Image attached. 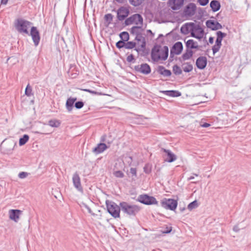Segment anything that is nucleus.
Wrapping results in <instances>:
<instances>
[{"mask_svg":"<svg viewBox=\"0 0 251 251\" xmlns=\"http://www.w3.org/2000/svg\"><path fill=\"white\" fill-rule=\"evenodd\" d=\"M161 92L164 95L171 97H178L181 95L180 92L177 90H165Z\"/></svg>","mask_w":251,"mask_h":251,"instance_id":"nucleus-24","label":"nucleus"},{"mask_svg":"<svg viewBox=\"0 0 251 251\" xmlns=\"http://www.w3.org/2000/svg\"><path fill=\"white\" fill-rule=\"evenodd\" d=\"M161 151L166 153L167 156V157L164 159L165 161L168 163H172L176 160V155L172 152L170 150L162 148Z\"/></svg>","mask_w":251,"mask_h":251,"instance_id":"nucleus-16","label":"nucleus"},{"mask_svg":"<svg viewBox=\"0 0 251 251\" xmlns=\"http://www.w3.org/2000/svg\"><path fill=\"white\" fill-rule=\"evenodd\" d=\"M233 230L235 232H238L239 231V228L238 226H234L233 228Z\"/></svg>","mask_w":251,"mask_h":251,"instance_id":"nucleus-54","label":"nucleus"},{"mask_svg":"<svg viewBox=\"0 0 251 251\" xmlns=\"http://www.w3.org/2000/svg\"><path fill=\"white\" fill-rule=\"evenodd\" d=\"M8 2V0H1V3L6 4Z\"/></svg>","mask_w":251,"mask_h":251,"instance_id":"nucleus-55","label":"nucleus"},{"mask_svg":"<svg viewBox=\"0 0 251 251\" xmlns=\"http://www.w3.org/2000/svg\"><path fill=\"white\" fill-rule=\"evenodd\" d=\"M84 106V102L82 101H78L75 103V107L78 109H81Z\"/></svg>","mask_w":251,"mask_h":251,"instance_id":"nucleus-45","label":"nucleus"},{"mask_svg":"<svg viewBox=\"0 0 251 251\" xmlns=\"http://www.w3.org/2000/svg\"><path fill=\"white\" fill-rule=\"evenodd\" d=\"M113 16L111 13L106 14L104 16L105 24L106 26L110 25L113 20Z\"/></svg>","mask_w":251,"mask_h":251,"instance_id":"nucleus-29","label":"nucleus"},{"mask_svg":"<svg viewBox=\"0 0 251 251\" xmlns=\"http://www.w3.org/2000/svg\"><path fill=\"white\" fill-rule=\"evenodd\" d=\"M76 100V98L71 97L67 99L66 102V108L68 112H70L72 111L74 104Z\"/></svg>","mask_w":251,"mask_h":251,"instance_id":"nucleus-23","label":"nucleus"},{"mask_svg":"<svg viewBox=\"0 0 251 251\" xmlns=\"http://www.w3.org/2000/svg\"><path fill=\"white\" fill-rule=\"evenodd\" d=\"M198 2L201 6H205L209 2V0H198Z\"/></svg>","mask_w":251,"mask_h":251,"instance_id":"nucleus-48","label":"nucleus"},{"mask_svg":"<svg viewBox=\"0 0 251 251\" xmlns=\"http://www.w3.org/2000/svg\"><path fill=\"white\" fill-rule=\"evenodd\" d=\"M194 178V177L193 176H191L189 177L188 179L192 180V179H193Z\"/></svg>","mask_w":251,"mask_h":251,"instance_id":"nucleus-60","label":"nucleus"},{"mask_svg":"<svg viewBox=\"0 0 251 251\" xmlns=\"http://www.w3.org/2000/svg\"><path fill=\"white\" fill-rule=\"evenodd\" d=\"M205 24L207 27L211 30H217L222 28L221 24L214 20H208L206 22Z\"/></svg>","mask_w":251,"mask_h":251,"instance_id":"nucleus-12","label":"nucleus"},{"mask_svg":"<svg viewBox=\"0 0 251 251\" xmlns=\"http://www.w3.org/2000/svg\"><path fill=\"white\" fill-rule=\"evenodd\" d=\"M134 50H135L137 52H139V51H140L141 50H142L143 51V50H142V49L141 48V49H139V48H135Z\"/></svg>","mask_w":251,"mask_h":251,"instance_id":"nucleus-58","label":"nucleus"},{"mask_svg":"<svg viewBox=\"0 0 251 251\" xmlns=\"http://www.w3.org/2000/svg\"><path fill=\"white\" fill-rule=\"evenodd\" d=\"M29 136L27 134H24L22 137H21L19 139V145L20 146H23L29 140Z\"/></svg>","mask_w":251,"mask_h":251,"instance_id":"nucleus-32","label":"nucleus"},{"mask_svg":"<svg viewBox=\"0 0 251 251\" xmlns=\"http://www.w3.org/2000/svg\"><path fill=\"white\" fill-rule=\"evenodd\" d=\"M217 37L215 41V45L212 47V50L213 54L218 52L222 46V41L224 38L226 36V34L222 32L221 31H218L216 33Z\"/></svg>","mask_w":251,"mask_h":251,"instance_id":"nucleus-6","label":"nucleus"},{"mask_svg":"<svg viewBox=\"0 0 251 251\" xmlns=\"http://www.w3.org/2000/svg\"><path fill=\"white\" fill-rule=\"evenodd\" d=\"M101 141H104V139H101Z\"/></svg>","mask_w":251,"mask_h":251,"instance_id":"nucleus-63","label":"nucleus"},{"mask_svg":"<svg viewBox=\"0 0 251 251\" xmlns=\"http://www.w3.org/2000/svg\"><path fill=\"white\" fill-rule=\"evenodd\" d=\"M117 2L119 3H123L124 2L125 0H115Z\"/></svg>","mask_w":251,"mask_h":251,"instance_id":"nucleus-57","label":"nucleus"},{"mask_svg":"<svg viewBox=\"0 0 251 251\" xmlns=\"http://www.w3.org/2000/svg\"><path fill=\"white\" fill-rule=\"evenodd\" d=\"M48 125L52 127H58L61 125V122L59 120L54 119L50 120L49 121Z\"/></svg>","mask_w":251,"mask_h":251,"instance_id":"nucleus-31","label":"nucleus"},{"mask_svg":"<svg viewBox=\"0 0 251 251\" xmlns=\"http://www.w3.org/2000/svg\"><path fill=\"white\" fill-rule=\"evenodd\" d=\"M172 230V227L171 226H166L164 227V229L161 230V232L163 234H168L170 233Z\"/></svg>","mask_w":251,"mask_h":251,"instance_id":"nucleus-42","label":"nucleus"},{"mask_svg":"<svg viewBox=\"0 0 251 251\" xmlns=\"http://www.w3.org/2000/svg\"><path fill=\"white\" fill-rule=\"evenodd\" d=\"M134 69L136 72L145 75H149L151 72V68L147 63H143L140 65L135 66Z\"/></svg>","mask_w":251,"mask_h":251,"instance_id":"nucleus-10","label":"nucleus"},{"mask_svg":"<svg viewBox=\"0 0 251 251\" xmlns=\"http://www.w3.org/2000/svg\"><path fill=\"white\" fill-rule=\"evenodd\" d=\"M83 205L84 206V207L87 209L88 210V212H89V213H90V214H91L92 215H93L94 216L95 215V214L92 211L91 208H90V207L87 205L85 203H83Z\"/></svg>","mask_w":251,"mask_h":251,"instance_id":"nucleus-50","label":"nucleus"},{"mask_svg":"<svg viewBox=\"0 0 251 251\" xmlns=\"http://www.w3.org/2000/svg\"><path fill=\"white\" fill-rule=\"evenodd\" d=\"M106 206L108 212L114 218H119L121 207L113 201H106Z\"/></svg>","mask_w":251,"mask_h":251,"instance_id":"nucleus-4","label":"nucleus"},{"mask_svg":"<svg viewBox=\"0 0 251 251\" xmlns=\"http://www.w3.org/2000/svg\"><path fill=\"white\" fill-rule=\"evenodd\" d=\"M29 175V173L25 172H21L19 173L18 177L21 179H24L26 177Z\"/></svg>","mask_w":251,"mask_h":251,"instance_id":"nucleus-47","label":"nucleus"},{"mask_svg":"<svg viewBox=\"0 0 251 251\" xmlns=\"http://www.w3.org/2000/svg\"><path fill=\"white\" fill-rule=\"evenodd\" d=\"M135 40L138 42H141V44L140 46L142 49L143 51L144 52L146 49V42L145 37L142 36L141 32L136 35Z\"/></svg>","mask_w":251,"mask_h":251,"instance_id":"nucleus-22","label":"nucleus"},{"mask_svg":"<svg viewBox=\"0 0 251 251\" xmlns=\"http://www.w3.org/2000/svg\"><path fill=\"white\" fill-rule=\"evenodd\" d=\"M108 147L105 143H100L93 149V152L96 154H98L103 152Z\"/></svg>","mask_w":251,"mask_h":251,"instance_id":"nucleus-21","label":"nucleus"},{"mask_svg":"<svg viewBox=\"0 0 251 251\" xmlns=\"http://www.w3.org/2000/svg\"><path fill=\"white\" fill-rule=\"evenodd\" d=\"M193 51L192 50L187 49L185 52L182 55V58L183 60H188L193 56Z\"/></svg>","mask_w":251,"mask_h":251,"instance_id":"nucleus-30","label":"nucleus"},{"mask_svg":"<svg viewBox=\"0 0 251 251\" xmlns=\"http://www.w3.org/2000/svg\"><path fill=\"white\" fill-rule=\"evenodd\" d=\"M31 87L30 86L29 84H28L25 89V95L28 97L31 96L33 95Z\"/></svg>","mask_w":251,"mask_h":251,"instance_id":"nucleus-41","label":"nucleus"},{"mask_svg":"<svg viewBox=\"0 0 251 251\" xmlns=\"http://www.w3.org/2000/svg\"><path fill=\"white\" fill-rule=\"evenodd\" d=\"M76 75V74H75L74 75L73 74L72 75V76L73 77H75Z\"/></svg>","mask_w":251,"mask_h":251,"instance_id":"nucleus-61","label":"nucleus"},{"mask_svg":"<svg viewBox=\"0 0 251 251\" xmlns=\"http://www.w3.org/2000/svg\"><path fill=\"white\" fill-rule=\"evenodd\" d=\"M128 158L130 159V161H128V163H129V165H130L132 161V157L131 156H129Z\"/></svg>","mask_w":251,"mask_h":251,"instance_id":"nucleus-56","label":"nucleus"},{"mask_svg":"<svg viewBox=\"0 0 251 251\" xmlns=\"http://www.w3.org/2000/svg\"><path fill=\"white\" fill-rule=\"evenodd\" d=\"M157 72L164 76H170L171 74V71L166 69L163 66H159L157 68Z\"/></svg>","mask_w":251,"mask_h":251,"instance_id":"nucleus-26","label":"nucleus"},{"mask_svg":"<svg viewBox=\"0 0 251 251\" xmlns=\"http://www.w3.org/2000/svg\"><path fill=\"white\" fill-rule=\"evenodd\" d=\"M83 91H84L85 92H89V93H92V94H96V92H95L94 91H92V90L88 89H83Z\"/></svg>","mask_w":251,"mask_h":251,"instance_id":"nucleus-51","label":"nucleus"},{"mask_svg":"<svg viewBox=\"0 0 251 251\" xmlns=\"http://www.w3.org/2000/svg\"><path fill=\"white\" fill-rule=\"evenodd\" d=\"M207 64V59L205 56H200L198 57L196 61V65L200 70L204 69Z\"/></svg>","mask_w":251,"mask_h":251,"instance_id":"nucleus-17","label":"nucleus"},{"mask_svg":"<svg viewBox=\"0 0 251 251\" xmlns=\"http://www.w3.org/2000/svg\"><path fill=\"white\" fill-rule=\"evenodd\" d=\"M168 3L173 10H176L179 9L182 6L184 0H169Z\"/></svg>","mask_w":251,"mask_h":251,"instance_id":"nucleus-18","label":"nucleus"},{"mask_svg":"<svg viewBox=\"0 0 251 251\" xmlns=\"http://www.w3.org/2000/svg\"><path fill=\"white\" fill-rule=\"evenodd\" d=\"M145 119L146 118L144 117L143 115H136V117L134 118V123L137 125L143 124Z\"/></svg>","mask_w":251,"mask_h":251,"instance_id":"nucleus-28","label":"nucleus"},{"mask_svg":"<svg viewBox=\"0 0 251 251\" xmlns=\"http://www.w3.org/2000/svg\"><path fill=\"white\" fill-rule=\"evenodd\" d=\"M183 71L185 73H189L193 70V66L190 63H187L186 66L183 67Z\"/></svg>","mask_w":251,"mask_h":251,"instance_id":"nucleus-38","label":"nucleus"},{"mask_svg":"<svg viewBox=\"0 0 251 251\" xmlns=\"http://www.w3.org/2000/svg\"><path fill=\"white\" fill-rule=\"evenodd\" d=\"M130 172L135 177H137V170L135 168H131L130 169Z\"/></svg>","mask_w":251,"mask_h":251,"instance_id":"nucleus-49","label":"nucleus"},{"mask_svg":"<svg viewBox=\"0 0 251 251\" xmlns=\"http://www.w3.org/2000/svg\"><path fill=\"white\" fill-rule=\"evenodd\" d=\"M173 71L176 75H179L182 73V70L179 66L175 65L173 67Z\"/></svg>","mask_w":251,"mask_h":251,"instance_id":"nucleus-35","label":"nucleus"},{"mask_svg":"<svg viewBox=\"0 0 251 251\" xmlns=\"http://www.w3.org/2000/svg\"><path fill=\"white\" fill-rule=\"evenodd\" d=\"M193 175H195L196 176H198V175L197 174H193Z\"/></svg>","mask_w":251,"mask_h":251,"instance_id":"nucleus-62","label":"nucleus"},{"mask_svg":"<svg viewBox=\"0 0 251 251\" xmlns=\"http://www.w3.org/2000/svg\"><path fill=\"white\" fill-rule=\"evenodd\" d=\"M144 172L146 174H149L151 172V165L149 164H146L143 168Z\"/></svg>","mask_w":251,"mask_h":251,"instance_id":"nucleus-39","label":"nucleus"},{"mask_svg":"<svg viewBox=\"0 0 251 251\" xmlns=\"http://www.w3.org/2000/svg\"><path fill=\"white\" fill-rule=\"evenodd\" d=\"M208 41H209V43L210 44H213V42H214V37H211H211H210L209 38Z\"/></svg>","mask_w":251,"mask_h":251,"instance_id":"nucleus-53","label":"nucleus"},{"mask_svg":"<svg viewBox=\"0 0 251 251\" xmlns=\"http://www.w3.org/2000/svg\"><path fill=\"white\" fill-rule=\"evenodd\" d=\"M183 50V45L181 42H176L173 46L172 48L171 49L170 55L171 56L173 55V54H175L176 55H178L181 53L182 50Z\"/></svg>","mask_w":251,"mask_h":251,"instance_id":"nucleus-15","label":"nucleus"},{"mask_svg":"<svg viewBox=\"0 0 251 251\" xmlns=\"http://www.w3.org/2000/svg\"><path fill=\"white\" fill-rule=\"evenodd\" d=\"M119 36L121 40H123L125 42L127 41L129 39V34L126 31L122 32L120 34Z\"/></svg>","mask_w":251,"mask_h":251,"instance_id":"nucleus-33","label":"nucleus"},{"mask_svg":"<svg viewBox=\"0 0 251 251\" xmlns=\"http://www.w3.org/2000/svg\"><path fill=\"white\" fill-rule=\"evenodd\" d=\"M73 182L74 187L79 192H83V188L80 182V178L77 172H75L73 176Z\"/></svg>","mask_w":251,"mask_h":251,"instance_id":"nucleus-14","label":"nucleus"},{"mask_svg":"<svg viewBox=\"0 0 251 251\" xmlns=\"http://www.w3.org/2000/svg\"><path fill=\"white\" fill-rule=\"evenodd\" d=\"M32 23L23 18H18L15 21L14 26L17 31L22 34H26L31 36L33 42L35 47L38 46L40 41L39 31L36 26H32L30 31L28 29Z\"/></svg>","mask_w":251,"mask_h":251,"instance_id":"nucleus-1","label":"nucleus"},{"mask_svg":"<svg viewBox=\"0 0 251 251\" xmlns=\"http://www.w3.org/2000/svg\"><path fill=\"white\" fill-rule=\"evenodd\" d=\"M142 26H133L130 30V32L132 34H137L140 32L139 31V29Z\"/></svg>","mask_w":251,"mask_h":251,"instance_id":"nucleus-40","label":"nucleus"},{"mask_svg":"<svg viewBox=\"0 0 251 251\" xmlns=\"http://www.w3.org/2000/svg\"><path fill=\"white\" fill-rule=\"evenodd\" d=\"M179 210L181 212H183L185 210V207L180 208Z\"/></svg>","mask_w":251,"mask_h":251,"instance_id":"nucleus-59","label":"nucleus"},{"mask_svg":"<svg viewBox=\"0 0 251 251\" xmlns=\"http://www.w3.org/2000/svg\"><path fill=\"white\" fill-rule=\"evenodd\" d=\"M143 19L139 14H134L126 19L125 24L126 25L132 24L142 26Z\"/></svg>","mask_w":251,"mask_h":251,"instance_id":"nucleus-5","label":"nucleus"},{"mask_svg":"<svg viewBox=\"0 0 251 251\" xmlns=\"http://www.w3.org/2000/svg\"><path fill=\"white\" fill-rule=\"evenodd\" d=\"M160 46L155 45L151 50V57L154 62L159 60H166L168 56L169 49L167 46H164L160 49Z\"/></svg>","mask_w":251,"mask_h":251,"instance_id":"nucleus-2","label":"nucleus"},{"mask_svg":"<svg viewBox=\"0 0 251 251\" xmlns=\"http://www.w3.org/2000/svg\"><path fill=\"white\" fill-rule=\"evenodd\" d=\"M193 26V23H185L181 27L180 31L182 34L185 35H187L190 32L192 35V32L193 30L192 28H194Z\"/></svg>","mask_w":251,"mask_h":251,"instance_id":"nucleus-19","label":"nucleus"},{"mask_svg":"<svg viewBox=\"0 0 251 251\" xmlns=\"http://www.w3.org/2000/svg\"><path fill=\"white\" fill-rule=\"evenodd\" d=\"M129 11L126 7L121 6L117 11V18L119 21H123L125 20L128 15Z\"/></svg>","mask_w":251,"mask_h":251,"instance_id":"nucleus-11","label":"nucleus"},{"mask_svg":"<svg viewBox=\"0 0 251 251\" xmlns=\"http://www.w3.org/2000/svg\"><path fill=\"white\" fill-rule=\"evenodd\" d=\"M125 43V48L126 49H132L136 46V43L133 41H126Z\"/></svg>","mask_w":251,"mask_h":251,"instance_id":"nucleus-37","label":"nucleus"},{"mask_svg":"<svg viewBox=\"0 0 251 251\" xmlns=\"http://www.w3.org/2000/svg\"><path fill=\"white\" fill-rule=\"evenodd\" d=\"M120 206L124 213L130 216H135L140 210L139 206L136 205H129L125 201L121 202Z\"/></svg>","mask_w":251,"mask_h":251,"instance_id":"nucleus-3","label":"nucleus"},{"mask_svg":"<svg viewBox=\"0 0 251 251\" xmlns=\"http://www.w3.org/2000/svg\"><path fill=\"white\" fill-rule=\"evenodd\" d=\"M113 174L114 176L118 178H123L124 177V174L121 171H115Z\"/></svg>","mask_w":251,"mask_h":251,"instance_id":"nucleus-44","label":"nucleus"},{"mask_svg":"<svg viewBox=\"0 0 251 251\" xmlns=\"http://www.w3.org/2000/svg\"><path fill=\"white\" fill-rule=\"evenodd\" d=\"M193 27L192 29V37L196 38L198 39H201L202 38L204 34V30L199 25H197L193 23Z\"/></svg>","mask_w":251,"mask_h":251,"instance_id":"nucleus-9","label":"nucleus"},{"mask_svg":"<svg viewBox=\"0 0 251 251\" xmlns=\"http://www.w3.org/2000/svg\"><path fill=\"white\" fill-rule=\"evenodd\" d=\"M137 201L146 205L157 204L158 203V201L154 197L149 196L147 194L139 195Z\"/></svg>","mask_w":251,"mask_h":251,"instance_id":"nucleus-7","label":"nucleus"},{"mask_svg":"<svg viewBox=\"0 0 251 251\" xmlns=\"http://www.w3.org/2000/svg\"><path fill=\"white\" fill-rule=\"evenodd\" d=\"M126 61L128 63H134L135 62V59L134 55L132 54H130L126 57Z\"/></svg>","mask_w":251,"mask_h":251,"instance_id":"nucleus-46","label":"nucleus"},{"mask_svg":"<svg viewBox=\"0 0 251 251\" xmlns=\"http://www.w3.org/2000/svg\"><path fill=\"white\" fill-rule=\"evenodd\" d=\"M198 206V203L197 200H195L193 201L190 202L188 205V209L189 210H192L196 208Z\"/></svg>","mask_w":251,"mask_h":251,"instance_id":"nucleus-36","label":"nucleus"},{"mask_svg":"<svg viewBox=\"0 0 251 251\" xmlns=\"http://www.w3.org/2000/svg\"><path fill=\"white\" fill-rule=\"evenodd\" d=\"M196 6L194 3H189L184 10V14L186 16H192L195 13Z\"/></svg>","mask_w":251,"mask_h":251,"instance_id":"nucleus-13","label":"nucleus"},{"mask_svg":"<svg viewBox=\"0 0 251 251\" xmlns=\"http://www.w3.org/2000/svg\"><path fill=\"white\" fill-rule=\"evenodd\" d=\"M210 126V124H208V123H203V124H201V126L202 127H209Z\"/></svg>","mask_w":251,"mask_h":251,"instance_id":"nucleus-52","label":"nucleus"},{"mask_svg":"<svg viewBox=\"0 0 251 251\" xmlns=\"http://www.w3.org/2000/svg\"><path fill=\"white\" fill-rule=\"evenodd\" d=\"M116 46L119 49L125 48V42L121 40L116 43Z\"/></svg>","mask_w":251,"mask_h":251,"instance_id":"nucleus-43","label":"nucleus"},{"mask_svg":"<svg viewBox=\"0 0 251 251\" xmlns=\"http://www.w3.org/2000/svg\"><path fill=\"white\" fill-rule=\"evenodd\" d=\"M186 47L188 49L192 50V49H198L199 46L198 43L194 41L193 39H189L186 42Z\"/></svg>","mask_w":251,"mask_h":251,"instance_id":"nucleus-25","label":"nucleus"},{"mask_svg":"<svg viewBox=\"0 0 251 251\" xmlns=\"http://www.w3.org/2000/svg\"><path fill=\"white\" fill-rule=\"evenodd\" d=\"M161 204L163 208L174 211L177 207V201L172 199H164L162 201Z\"/></svg>","mask_w":251,"mask_h":251,"instance_id":"nucleus-8","label":"nucleus"},{"mask_svg":"<svg viewBox=\"0 0 251 251\" xmlns=\"http://www.w3.org/2000/svg\"><path fill=\"white\" fill-rule=\"evenodd\" d=\"M145 0H129V3L134 6L137 7L141 5Z\"/></svg>","mask_w":251,"mask_h":251,"instance_id":"nucleus-34","label":"nucleus"},{"mask_svg":"<svg viewBox=\"0 0 251 251\" xmlns=\"http://www.w3.org/2000/svg\"><path fill=\"white\" fill-rule=\"evenodd\" d=\"M22 211L19 209H11L9 210V218L15 222H17L20 218Z\"/></svg>","mask_w":251,"mask_h":251,"instance_id":"nucleus-20","label":"nucleus"},{"mask_svg":"<svg viewBox=\"0 0 251 251\" xmlns=\"http://www.w3.org/2000/svg\"><path fill=\"white\" fill-rule=\"evenodd\" d=\"M210 7L213 12H215L219 11L221 8V4L218 0H212L210 3Z\"/></svg>","mask_w":251,"mask_h":251,"instance_id":"nucleus-27","label":"nucleus"}]
</instances>
